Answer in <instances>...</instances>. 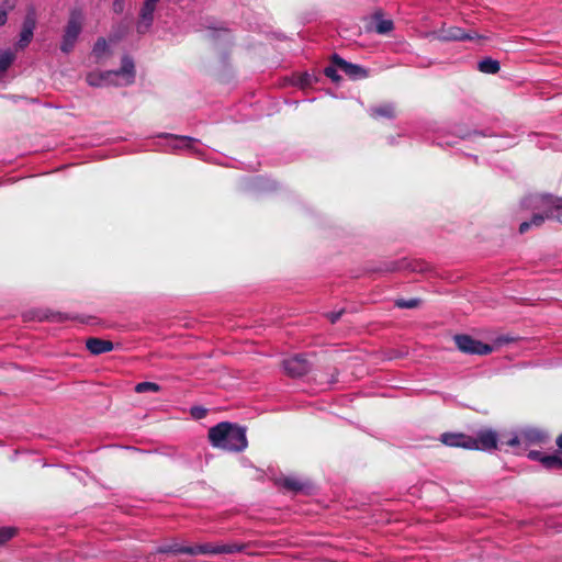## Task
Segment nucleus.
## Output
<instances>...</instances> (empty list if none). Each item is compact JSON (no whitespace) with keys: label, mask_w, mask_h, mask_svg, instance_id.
Masks as SVG:
<instances>
[{"label":"nucleus","mask_w":562,"mask_h":562,"mask_svg":"<svg viewBox=\"0 0 562 562\" xmlns=\"http://www.w3.org/2000/svg\"><path fill=\"white\" fill-rule=\"evenodd\" d=\"M278 484L294 493L304 492L310 487V483L307 481H302L294 476L282 477L278 481Z\"/></svg>","instance_id":"nucleus-13"},{"label":"nucleus","mask_w":562,"mask_h":562,"mask_svg":"<svg viewBox=\"0 0 562 562\" xmlns=\"http://www.w3.org/2000/svg\"><path fill=\"white\" fill-rule=\"evenodd\" d=\"M372 115L374 117H394V108L392 105H381L372 109Z\"/></svg>","instance_id":"nucleus-23"},{"label":"nucleus","mask_w":562,"mask_h":562,"mask_svg":"<svg viewBox=\"0 0 562 562\" xmlns=\"http://www.w3.org/2000/svg\"><path fill=\"white\" fill-rule=\"evenodd\" d=\"M438 38L441 41H464L472 40L473 36L459 26H443L438 32Z\"/></svg>","instance_id":"nucleus-11"},{"label":"nucleus","mask_w":562,"mask_h":562,"mask_svg":"<svg viewBox=\"0 0 562 562\" xmlns=\"http://www.w3.org/2000/svg\"><path fill=\"white\" fill-rule=\"evenodd\" d=\"M440 441L453 448L463 449H492V429L483 431L479 439L467 436L462 432H445Z\"/></svg>","instance_id":"nucleus-2"},{"label":"nucleus","mask_w":562,"mask_h":562,"mask_svg":"<svg viewBox=\"0 0 562 562\" xmlns=\"http://www.w3.org/2000/svg\"><path fill=\"white\" fill-rule=\"evenodd\" d=\"M344 313H345V310H340L338 312H330L326 316L331 324H335L341 317V315Z\"/></svg>","instance_id":"nucleus-33"},{"label":"nucleus","mask_w":562,"mask_h":562,"mask_svg":"<svg viewBox=\"0 0 562 562\" xmlns=\"http://www.w3.org/2000/svg\"><path fill=\"white\" fill-rule=\"evenodd\" d=\"M122 3L121 1H117V2H114V11L115 12H119V11H122L123 8H122Z\"/></svg>","instance_id":"nucleus-37"},{"label":"nucleus","mask_w":562,"mask_h":562,"mask_svg":"<svg viewBox=\"0 0 562 562\" xmlns=\"http://www.w3.org/2000/svg\"><path fill=\"white\" fill-rule=\"evenodd\" d=\"M206 413L207 411L204 407L195 406L191 408V415L196 419L205 417Z\"/></svg>","instance_id":"nucleus-31"},{"label":"nucleus","mask_w":562,"mask_h":562,"mask_svg":"<svg viewBox=\"0 0 562 562\" xmlns=\"http://www.w3.org/2000/svg\"><path fill=\"white\" fill-rule=\"evenodd\" d=\"M539 200L537 206L546 207L547 218H555L558 222L562 223V205L560 204V199L552 195H542Z\"/></svg>","instance_id":"nucleus-9"},{"label":"nucleus","mask_w":562,"mask_h":562,"mask_svg":"<svg viewBox=\"0 0 562 562\" xmlns=\"http://www.w3.org/2000/svg\"><path fill=\"white\" fill-rule=\"evenodd\" d=\"M189 549H190V546H181L177 542H173L170 544L160 546L157 549V552L158 553H172V554H181V553L187 554V550H189Z\"/></svg>","instance_id":"nucleus-19"},{"label":"nucleus","mask_w":562,"mask_h":562,"mask_svg":"<svg viewBox=\"0 0 562 562\" xmlns=\"http://www.w3.org/2000/svg\"><path fill=\"white\" fill-rule=\"evenodd\" d=\"M86 348L90 353L98 356L101 353L110 352L114 349L111 340H105L97 337H90L86 340Z\"/></svg>","instance_id":"nucleus-12"},{"label":"nucleus","mask_w":562,"mask_h":562,"mask_svg":"<svg viewBox=\"0 0 562 562\" xmlns=\"http://www.w3.org/2000/svg\"><path fill=\"white\" fill-rule=\"evenodd\" d=\"M33 32L30 31V30H25V29H21V32H20V37H19V41L16 43V47L19 49H24L26 46H29V44L31 43L32 38H33Z\"/></svg>","instance_id":"nucleus-24"},{"label":"nucleus","mask_w":562,"mask_h":562,"mask_svg":"<svg viewBox=\"0 0 562 562\" xmlns=\"http://www.w3.org/2000/svg\"><path fill=\"white\" fill-rule=\"evenodd\" d=\"M420 303H422V300L417 299V297L409 299V300L397 299L394 302V305L398 308H416L420 305Z\"/></svg>","instance_id":"nucleus-25"},{"label":"nucleus","mask_w":562,"mask_h":562,"mask_svg":"<svg viewBox=\"0 0 562 562\" xmlns=\"http://www.w3.org/2000/svg\"><path fill=\"white\" fill-rule=\"evenodd\" d=\"M241 546L238 544H212L204 543L198 546H190V549L187 550V554L196 555V554H231L235 552H239L241 550Z\"/></svg>","instance_id":"nucleus-7"},{"label":"nucleus","mask_w":562,"mask_h":562,"mask_svg":"<svg viewBox=\"0 0 562 562\" xmlns=\"http://www.w3.org/2000/svg\"><path fill=\"white\" fill-rule=\"evenodd\" d=\"M338 69L339 68L330 61V65L325 67L324 75L331 79L333 82H339L341 77L337 72Z\"/></svg>","instance_id":"nucleus-29"},{"label":"nucleus","mask_w":562,"mask_h":562,"mask_svg":"<svg viewBox=\"0 0 562 562\" xmlns=\"http://www.w3.org/2000/svg\"><path fill=\"white\" fill-rule=\"evenodd\" d=\"M36 21H37L36 12L32 7H30L27 9L26 15L22 23V27L25 30H30L34 33V30L36 27Z\"/></svg>","instance_id":"nucleus-21"},{"label":"nucleus","mask_w":562,"mask_h":562,"mask_svg":"<svg viewBox=\"0 0 562 562\" xmlns=\"http://www.w3.org/2000/svg\"><path fill=\"white\" fill-rule=\"evenodd\" d=\"M83 21L85 15L82 11L74 9L70 12L69 20L65 27V33L60 44V50L63 53L68 54L74 49L78 36L81 33Z\"/></svg>","instance_id":"nucleus-3"},{"label":"nucleus","mask_w":562,"mask_h":562,"mask_svg":"<svg viewBox=\"0 0 562 562\" xmlns=\"http://www.w3.org/2000/svg\"><path fill=\"white\" fill-rule=\"evenodd\" d=\"M156 2H144L139 11V21L137 23V32L143 34L147 32L154 20Z\"/></svg>","instance_id":"nucleus-10"},{"label":"nucleus","mask_w":562,"mask_h":562,"mask_svg":"<svg viewBox=\"0 0 562 562\" xmlns=\"http://www.w3.org/2000/svg\"><path fill=\"white\" fill-rule=\"evenodd\" d=\"M282 367L284 372L291 378H301L312 369L310 360L302 353L284 359Z\"/></svg>","instance_id":"nucleus-5"},{"label":"nucleus","mask_w":562,"mask_h":562,"mask_svg":"<svg viewBox=\"0 0 562 562\" xmlns=\"http://www.w3.org/2000/svg\"><path fill=\"white\" fill-rule=\"evenodd\" d=\"M45 318L50 322L63 323L68 319H79L78 316H71L61 312L48 311L45 314Z\"/></svg>","instance_id":"nucleus-22"},{"label":"nucleus","mask_w":562,"mask_h":562,"mask_svg":"<svg viewBox=\"0 0 562 562\" xmlns=\"http://www.w3.org/2000/svg\"><path fill=\"white\" fill-rule=\"evenodd\" d=\"M479 70L484 74H492V57L488 56L479 63Z\"/></svg>","instance_id":"nucleus-30"},{"label":"nucleus","mask_w":562,"mask_h":562,"mask_svg":"<svg viewBox=\"0 0 562 562\" xmlns=\"http://www.w3.org/2000/svg\"><path fill=\"white\" fill-rule=\"evenodd\" d=\"M493 445H494V450L497 449V446H498V438L496 436V434L494 432V441H493Z\"/></svg>","instance_id":"nucleus-40"},{"label":"nucleus","mask_w":562,"mask_h":562,"mask_svg":"<svg viewBox=\"0 0 562 562\" xmlns=\"http://www.w3.org/2000/svg\"><path fill=\"white\" fill-rule=\"evenodd\" d=\"M160 385L154 382H140L135 385L136 393L159 392Z\"/></svg>","instance_id":"nucleus-26"},{"label":"nucleus","mask_w":562,"mask_h":562,"mask_svg":"<svg viewBox=\"0 0 562 562\" xmlns=\"http://www.w3.org/2000/svg\"><path fill=\"white\" fill-rule=\"evenodd\" d=\"M397 269H398L397 267L393 266L392 268H389L387 270L394 271V270H397Z\"/></svg>","instance_id":"nucleus-42"},{"label":"nucleus","mask_w":562,"mask_h":562,"mask_svg":"<svg viewBox=\"0 0 562 562\" xmlns=\"http://www.w3.org/2000/svg\"><path fill=\"white\" fill-rule=\"evenodd\" d=\"M521 439L529 445L543 443L548 439V435L536 428L526 429L521 432Z\"/></svg>","instance_id":"nucleus-14"},{"label":"nucleus","mask_w":562,"mask_h":562,"mask_svg":"<svg viewBox=\"0 0 562 562\" xmlns=\"http://www.w3.org/2000/svg\"><path fill=\"white\" fill-rule=\"evenodd\" d=\"M547 454H543L542 452L540 451H537V450H531L528 452V458L531 459V460H535V461H539L541 462L542 458L546 457Z\"/></svg>","instance_id":"nucleus-34"},{"label":"nucleus","mask_w":562,"mask_h":562,"mask_svg":"<svg viewBox=\"0 0 562 562\" xmlns=\"http://www.w3.org/2000/svg\"><path fill=\"white\" fill-rule=\"evenodd\" d=\"M547 218L546 213L544 214H535L530 221L522 222L519 225V233L525 234L527 233L531 227H540L544 220Z\"/></svg>","instance_id":"nucleus-17"},{"label":"nucleus","mask_w":562,"mask_h":562,"mask_svg":"<svg viewBox=\"0 0 562 562\" xmlns=\"http://www.w3.org/2000/svg\"><path fill=\"white\" fill-rule=\"evenodd\" d=\"M119 75H127L131 78H134L135 66H134L133 60L130 57H124L122 59L121 68L116 71H112V76H119Z\"/></svg>","instance_id":"nucleus-18"},{"label":"nucleus","mask_w":562,"mask_h":562,"mask_svg":"<svg viewBox=\"0 0 562 562\" xmlns=\"http://www.w3.org/2000/svg\"><path fill=\"white\" fill-rule=\"evenodd\" d=\"M112 76V71L90 72L86 77V81L91 87H101Z\"/></svg>","instance_id":"nucleus-15"},{"label":"nucleus","mask_w":562,"mask_h":562,"mask_svg":"<svg viewBox=\"0 0 562 562\" xmlns=\"http://www.w3.org/2000/svg\"><path fill=\"white\" fill-rule=\"evenodd\" d=\"M519 442H520V439H519L518 437H514V438H512V439H509V440L507 441V443H508L509 446H516V445H519Z\"/></svg>","instance_id":"nucleus-36"},{"label":"nucleus","mask_w":562,"mask_h":562,"mask_svg":"<svg viewBox=\"0 0 562 562\" xmlns=\"http://www.w3.org/2000/svg\"><path fill=\"white\" fill-rule=\"evenodd\" d=\"M16 533V529L13 527H1L0 528V546L12 539Z\"/></svg>","instance_id":"nucleus-28"},{"label":"nucleus","mask_w":562,"mask_h":562,"mask_svg":"<svg viewBox=\"0 0 562 562\" xmlns=\"http://www.w3.org/2000/svg\"><path fill=\"white\" fill-rule=\"evenodd\" d=\"M14 60V55L11 52H3L0 54V71L4 72Z\"/></svg>","instance_id":"nucleus-27"},{"label":"nucleus","mask_w":562,"mask_h":562,"mask_svg":"<svg viewBox=\"0 0 562 562\" xmlns=\"http://www.w3.org/2000/svg\"><path fill=\"white\" fill-rule=\"evenodd\" d=\"M557 446L559 447L562 453V434L557 438Z\"/></svg>","instance_id":"nucleus-38"},{"label":"nucleus","mask_w":562,"mask_h":562,"mask_svg":"<svg viewBox=\"0 0 562 562\" xmlns=\"http://www.w3.org/2000/svg\"><path fill=\"white\" fill-rule=\"evenodd\" d=\"M499 68H501L499 61L494 59V74L498 72Z\"/></svg>","instance_id":"nucleus-39"},{"label":"nucleus","mask_w":562,"mask_h":562,"mask_svg":"<svg viewBox=\"0 0 562 562\" xmlns=\"http://www.w3.org/2000/svg\"><path fill=\"white\" fill-rule=\"evenodd\" d=\"M454 342L458 349L470 355H487L492 352V346L475 340L469 335H456Z\"/></svg>","instance_id":"nucleus-6"},{"label":"nucleus","mask_w":562,"mask_h":562,"mask_svg":"<svg viewBox=\"0 0 562 562\" xmlns=\"http://www.w3.org/2000/svg\"><path fill=\"white\" fill-rule=\"evenodd\" d=\"M105 48H106V42H105V40H104V38H99V40L95 42V44H94V48H93V50H94V53H97V54H101V53H103V52L105 50Z\"/></svg>","instance_id":"nucleus-32"},{"label":"nucleus","mask_w":562,"mask_h":562,"mask_svg":"<svg viewBox=\"0 0 562 562\" xmlns=\"http://www.w3.org/2000/svg\"><path fill=\"white\" fill-rule=\"evenodd\" d=\"M541 464L548 470H562V453L547 454Z\"/></svg>","instance_id":"nucleus-16"},{"label":"nucleus","mask_w":562,"mask_h":562,"mask_svg":"<svg viewBox=\"0 0 562 562\" xmlns=\"http://www.w3.org/2000/svg\"><path fill=\"white\" fill-rule=\"evenodd\" d=\"M183 140L188 142V143H191V142H194L193 138L191 137H182Z\"/></svg>","instance_id":"nucleus-41"},{"label":"nucleus","mask_w":562,"mask_h":562,"mask_svg":"<svg viewBox=\"0 0 562 562\" xmlns=\"http://www.w3.org/2000/svg\"><path fill=\"white\" fill-rule=\"evenodd\" d=\"M330 61L336 65L339 70L345 72L350 79H361L369 76V71L360 65L349 63L340 57L338 54H333Z\"/></svg>","instance_id":"nucleus-8"},{"label":"nucleus","mask_w":562,"mask_h":562,"mask_svg":"<svg viewBox=\"0 0 562 562\" xmlns=\"http://www.w3.org/2000/svg\"><path fill=\"white\" fill-rule=\"evenodd\" d=\"M207 439L213 448L241 452L248 446L246 428L231 422H221L209 428Z\"/></svg>","instance_id":"nucleus-1"},{"label":"nucleus","mask_w":562,"mask_h":562,"mask_svg":"<svg viewBox=\"0 0 562 562\" xmlns=\"http://www.w3.org/2000/svg\"><path fill=\"white\" fill-rule=\"evenodd\" d=\"M367 32L386 35L394 30V23L382 10H375L370 16L363 19Z\"/></svg>","instance_id":"nucleus-4"},{"label":"nucleus","mask_w":562,"mask_h":562,"mask_svg":"<svg viewBox=\"0 0 562 562\" xmlns=\"http://www.w3.org/2000/svg\"><path fill=\"white\" fill-rule=\"evenodd\" d=\"M8 19V11L4 9H0V26L4 25Z\"/></svg>","instance_id":"nucleus-35"},{"label":"nucleus","mask_w":562,"mask_h":562,"mask_svg":"<svg viewBox=\"0 0 562 562\" xmlns=\"http://www.w3.org/2000/svg\"><path fill=\"white\" fill-rule=\"evenodd\" d=\"M519 337L510 334L499 335L494 338V352L497 351L505 345L514 344L518 341Z\"/></svg>","instance_id":"nucleus-20"}]
</instances>
